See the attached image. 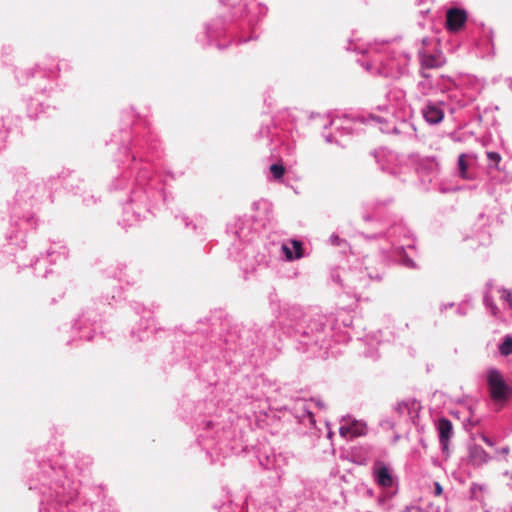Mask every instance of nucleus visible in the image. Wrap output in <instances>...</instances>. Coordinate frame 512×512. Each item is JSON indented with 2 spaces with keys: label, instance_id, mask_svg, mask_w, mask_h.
<instances>
[{
  "label": "nucleus",
  "instance_id": "1a4fd4ad",
  "mask_svg": "<svg viewBox=\"0 0 512 512\" xmlns=\"http://www.w3.org/2000/svg\"><path fill=\"white\" fill-rule=\"evenodd\" d=\"M270 172L275 180H280L285 174V167L282 164H273L270 166Z\"/></svg>",
  "mask_w": 512,
  "mask_h": 512
},
{
  "label": "nucleus",
  "instance_id": "f03ea898",
  "mask_svg": "<svg viewBox=\"0 0 512 512\" xmlns=\"http://www.w3.org/2000/svg\"><path fill=\"white\" fill-rule=\"evenodd\" d=\"M467 21V13L460 8H450L446 13V28L451 32L462 29Z\"/></svg>",
  "mask_w": 512,
  "mask_h": 512
},
{
  "label": "nucleus",
  "instance_id": "9d476101",
  "mask_svg": "<svg viewBox=\"0 0 512 512\" xmlns=\"http://www.w3.org/2000/svg\"><path fill=\"white\" fill-rule=\"evenodd\" d=\"M500 353L504 356L512 354V337H506L503 343L500 345Z\"/></svg>",
  "mask_w": 512,
  "mask_h": 512
},
{
  "label": "nucleus",
  "instance_id": "423d86ee",
  "mask_svg": "<svg viewBox=\"0 0 512 512\" xmlns=\"http://www.w3.org/2000/svg\"><path fill=\"white\" fill-rule=\"evenodd\" d=\"M377 482L382 487H390L392 486L393 479L389 473V470L382 466L377 471Z\"/></svg>",
  "mask_w": 512,
  "mask_h": 512
},
{
  "label": "nucleus",
  "instance_id": "f257e3e1",
  "mask_svg": "<svg viewBox=\"0 0 512 512\" xmlns=\"http://www.w3.org/2000/svg\"><path fill=\"white\" fill-rule=\"evenodd\" d=\"M487 383L494 401H505L512 395V388L506 384L501 373L495 369L488 371Z\"/></svg>",
  "mask_w": 512,
  "mask_h": 512
},
{
  "label": "nucleus",
  "instance_id": "4468645a",
  "mask_svg": "<svg viewBox=\"0 0 512 512\" xmlns=\"http://www.w3.org/2000/svg\"><path fill=\"white\" fill-rule=\"evenodd\" d=\"M500 298L505 300L509 304L510 308L512 309V299H511V293L509 291L501 290Z\"/></svg>",
  "mask_w": 512,
  "mask_h": 512
},
{
  "label": "nucleus",
  "instance_id": "9b49d317",
  "mask_svg": "<svg viewBox=\"0 0 512 512\" xmlns=\"http://www.w3.org/2000/svg\"><path fill=\"white\" fill-rule=\"evenodd\" d=\"M466 156L464 154H461L459 156V159H458V166H459V172H460V176L463 178V179H468V175H467V162H466Z\"/></svg>",
  "mask_w": 512,
  "mask_h": 512
},
{
  "label": "nucleus",
  "instance_id": "6ab92c4d",
  "mask_svg": "<svg viewBox=\"0 0 512 512\" xmlns=\"http://www.w3.org/2000/svg\"><path fill=\"white\" fill-rule=\"evenodd\" d=\"M492 310H493V314H496V310H497V308H496V307H493V308H492Z\"/></svg>",
  "mask_w": 512,
  "mask_h": 512
},
{
  "label": "nucleus",
  "instance_id": "39448f33",
  "mask_svg": "<svg viewBox=\"0 0 512 512\" xmlns=\"http://www.w3.org/2000/svg\"><path fill=\"white\" fill-rule=\"evenodd\" d=\"M365 430V425L354 422L348 426H341L339 429V433L342 437L355 438L364 435Z\"/></svg>",
  "mask_w": 512,
  "mask_h": 512
},
{
  "label": "nucleus",
  "instance_id": "2eb2a0df",
  "mask_svg": "<svg viewBox=\"0 0 512 512\" xmlns=\"http://www.w3.org/2000/svg\"><path fill=\"white\" fill-rule=\"evenodd\" d=\"M487 156L490 160H492L496 163L500 162V160H501V156L497 152H488Z\"/></svg>",
  "mask_w": 512,
  "mask_h": 512
},
{
  "label": "nucleus",
  "instance_id": "a211bd4d",
  "mask_svg": "<svg viewBox=\"0 0 512 512\" xmlns=\"http://www.w3.org/2000/svg\"><path fill=\"white\" fill-rule=\"evenodd\" d=\"M483 440L488 444V445H492V443L490 442V440L488 438H486L485 436H483Z\"/></svg>",
  "mask_w": 512,
  "mask_h": 512
},
{
  "label": "nucleus",
  "instance_id": "20e7f679",
  "mask_svg": "<svg viewBox=\"0 0 512 512\" xmlns=\"http://www.w3.org/2000/svg\"><path fill=\"white\" fill-rule=\"evenodd\" d=\"M423 116L427 122L436 124L442 121L444 117L443 111L434 104H428L423 109Z\"/></svg>",
  "mask_w": 512,
  "mask_h": 512
},
{
  "label": "nucleus",
  "instance_id": "6e6552de",
  "mask_svg": "<svg viewBox=\"0 0 512 512\" xmlns=\"http://www.w3.org/2000/svg\"><path fill=\"white\" fill-rule=\"evenodd\" d=\"M442 62L433 55H424L422 57V66L428 69L440 67Z\"/></svg>",
  "mask_w": 512,
  "mask_h": 512
},
{
  "label": "nucleus",
  "instance_id": "ddd939ff",
  "mask_svg": "<svg viewBox=\"0 0 512 512\" xmlns=\"http://www.w3.org/2000/svg\"><path fill=\"white\" fill-rule=\"evenodd\" d=\"M282 251L285 254L287 260L292 261L297 259L295 254L292 253V250L286 244L282 245Z\"/></svg>",
  "mask_w": 512,
  "mask_h": 512
},
{
  "label": "nucleus",
  "instance_id": "f8f14e48",
  "mask_svg": "<svg viewBox=\"0 0 512 512\" xmlns=\"http://www.w3.org/2000/svg\"><path fill=\"white\" fill-rule=\"evenodd\" d=\"M291 245L295 251V257L297 259H300L303 257L304 255V251H303V247H302V243L298 240H291Z\"/></svg>",
  "mask_w": 512,
  "mask_h": 512
},
{
  "label": "nucleus",
  "instance_id": "f3484780",
  "mask_svg": "<svg viewBox=\"0 0 512 512\" xmlns=\"http://www.w3.org/2000/svg\"><path fill=\"white\" fill-rule=\"evenodd\" d=\"M408 409V405L406 403H399L396 407V410L399 412V413H403L404 410H407Z\"/></svg>",
  "mask_w": 512,
  "mask_h": 512
},
{
  "label": "nucleus",
  "instance_id": "0eeeda50",
  "mask_svg": "<svg viewBox=\"0 0 512 512\" xmlns=\"http://www.w3.org/2000/svg\"><path fill=\"white\" fill-rule=\"evenodd\" d=\"M470 457L477 463H485L489 459L488 453L480 446H473L470 450Z\"/></svg>",
  "mask_w": 512,
  "mask_h": 512
},
{
  "label": "nucleus",
  "instance_id": "dca6fc26",
  "mask_svg": "<svg viewBox=\"0 0 512 512\" xmlns=\"http://www.w3.org/2000/svg\"><path fill=\"white\" fill-rule=\"evenodd\" d=\"M434 486H435V495L440 496L443 492L442 486L438 482H435Z\"/></svg>",
  "mask_w": 512,
  "mask_h": 512
},
{
  "label": "nucleus",
  "instance_id": "7ed1b4c3",
  "mask_svg": "<svg viewBox=\"0 0 512 512\" xmlns=\"http://www.w3.org/2000/svg\"><path fill=\"white\" fill-rule=\"evenodd\" d=\"M437 429L439 433V441L443 450L448 449V444L453 435V425L447 418H440L438 420Z\"/></svg>",
  "mask_w": 512,
  "mask_h": 512
}]
</instances>
